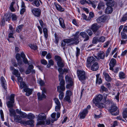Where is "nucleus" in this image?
I'll return each mask as SVG.
<instances>
[{
	"mask_svg": "<svg viewBox=\"0 0 127 127\" xmlns=\"http://www.w3.org/2000/svg\"><path fill=\"white\" fill-rule=\"evenodd\" d=\"M104 8V3L102 2H99L97 8L100 10L101 9H103Z\"/></svg>",
	"mask_w": 127,
	"mask_h": 127,
	"instance_id": "obj_31",
	"label": "nucleus"
},
{
	"mask_svg": "<svg viewBox=\"0 0 127 127\" xmlns=\"http://www.w3.org/2000/svg\"><path fill=\"white\" fill-rule=\"evenodd\" d=\"M80 35L83 38H84V41H85L88 40L89 39V37L85 32H82L80 33Z\"/></svg>",
	"mask_w": 127,
	"mask_h": 127,
	"instance_id": "obj_13",
	"label": "nucleus"
},
{
	"mask_svg": "<svg viewBox=\"0 0 127 127\" xmlns=\"http://www.w3.org/2000/svg\"><path fill=\"white\" fill-rule=\"evenodd\" d=\"M66 95L70 96L72 95L71 92L70 91H67L66 92Z\"/></svg>",
	"mask_w": 127,
	"mask_h": 127,
	"instance_id": "obj_63",
	"label": "nucleus"
},
{
	"mask_svg": "<svg viewBox=\"0 0 127 127\" xmlns=\"http://www.w3.org/2000/svg\"><path fill=\"white\" fill-rule=\"evenodd\" d=\"M123 116L124 118L127 117V108L124 110L123 113Z\"/></svg>",
	"mask_w": 127,
	"mask_h": 127,
	"instance_id": "obj_43",
	"label": "nucleus"
},
{
	"mask_svg": "<svg viewBox=\"0 0 127 127\" xmlns=\"http://www.w3.org/2000/svg\"><path fill=\"white\" fill-rule=\"evenodd\" d=\"M97 57H96L97 59H104L105 57V53L103 51H100L97 54Z\"/></svg>",
	"mask_w": 127,
	"mask_h": 127,
	"instance_id": "obj_20",
	"label": "nucleus"
},
{
	"mask_svg": "<svg viewBox=\"0 0 127 127\" xmlns=\"http://www.w3.org/2000/svg\"><path fill=\"white\" fill-rule=\"evenodd\" d=\"M14 117L15 122L20 123L21 124H23L24 120H22L21 117L19 115H15L14 116Z\"/></svg>",
	"mask_w": 127,
	"mask_h": 127,
	"instance_id": "obj_8",
	"label": "nucleus"
},
{
	"mask_svg": "<svg viewBox=\"0 0 127 127\" xmlns=\"http://www.w3.org/2000/svg\"><path fill=\"white\" fill-rule=\"evenodd\" d=\"M46 117L44 113H40L37 116V121L38 122L37 123L38 125H44L45 124V120L46 119Z\"/></svg>",
	"mask_w": 127,
	"mask_h": 127,
	"instance_id": "obj_1",
	"label": "nucleus"
},
{
	"mask_svg": "<svg viewBox=\"0 0 127 127\" xmlns=\"http://www.w3.org/2000/svg\"><path fill=\"white\" fill-rule=\"evenodd\" d=\"M59 21L61 26L63 28H65V26L64 23V20L63 19L61 18H60L59 19Z\"/></svg>",
	"mask_w": 127,
	"mask_h": 127,
	"instance_id": "obj_27",
	"label": "nucleus"
},
{
	"mask_svg": "<svg viewBox=\"0 0 127 127\" xmlns=\"http://www.w3.org/2000/svg\"><path fill=\"white\" fill-rule=\"evenodd\" d=\"M74 39L73 38H71L68 39H64V41L66 43H70V44L72 45L73 44H77V42H74Z\"/></svg>",
	"mask_w": 127,
	"mask_h": 127,
	"instance_id": "obj_21",
	"label": "nucleus"
},
{
	"mask_svg": "<svg viewBox=\"0 0 127 127\" xmlns=\"http://www.w3.org/2000/svg\"><path fill=\"white\" fill-rule=\"evenodd\" d=\"M86 32L90 36H91L92 35L93 32L91 30H88Z\"/></svg>",
	"mask_w": 127,
	"mask_h": 127,
	"instance_id": "obj_64",
	"label": "nucleus"
},
{
	"mask_svg": "<svg viewBox=\"0 0 127 127\" xmlns=\"http://www.w3.org/2000/svg\"><path fill=\"white\" fill-rule=\"evenodd\" d=\"M65 80L66 82L67 83V85L72 86L73 85V81L72 78L69 77L68 76H66L65 77Z\"/></svg>",
	"mask_w": 127,
	"mask_h": 127,
	"instance_id": "obj_16",
	"label": "nucleus"
},
{
	"mask_svg": "<svg viewBox=\"0 0 127 127\" xmlns=\"http://www.w3.org/2000/svg\"><path fill=\"white\" fill-rule=\"evenodd\" d=\"M61 107V104L57 105L55 107V111H59L60 110Z\"/></svg>",
	"mask_w": 127,
	"mask_h": 127,
	"instance_id": "obj_50",
	"label": "nucleus"
},
{
	"mask_svg": "<svg viewBox=\"0 0 127 127\" xmlns=\"http://www.w3.org/2000/svg\"><path fill=\"white\" fill-rule=\"evenodd\" d=\"M32 13L35 16L38 17L40 16L41 14V11L38 8L33 9L32 11Z\"/></svg>",
	"mask_w": 127,
	"mask_h": 127,
	"instance_id": "obj_10",
	"label": "nucleus"
},
{
	"mask_svg": "<svg viewBox=\"0 0 127 127\" xmlns=\"http://www.w3.org/2000/svg\"><path fill=\"white\" fill-rule=\"evenodd\" d=\"M79 32H77L75 34L74 37V38H72L74 40V42H77V44L79 42V35H78L79 33Z\"/></svg>",
	"mask_w": 127,
	"mask_h": 127,
	"instance_id": "obj_24",
	"label": "nucleus"
},
{
	"mask_svg": "<svg viewBox=\"0 0 127 127\" xmlns=\"http://www.w3.org/2000/svg\"><path fill=\"white\" fill-rule=\"evenodd\" d=\"M97 22L99 23H100L101 22H103L104 21L103 17L102 16L99 17L97 19Z\"/></svg>",
	"mask_w": 127,
	"mask_h": 127,
	"instance_id": "obj_38",
	"label": "nucleus"
},
{
	"mask_svg": "<svg viewBox=\"0 0 127 127\" xmlns=\"http://www.w3.org/2000/svg\"><path fill=\"white\" fill-rule=\"evenodd\" d=\"M119 76L120 79H124L126 77L125 74L123 72H120L119 74Z\"/></svg>",
	"mask_w": 127,
	"mask_h": 127,
	"instance_id": "obj_36",
	"label": "nucleus"
},
{
	"mask_svg": "<svg viewBox=\"0 0 127 127\" xmlns=\"http://www.w3.org/2000/svg\"><path fill=\"white\" fill-rule=\"evenodd\" d=\"M20 115V116L22 118H26L27 117V114L25 113L22 112Z\"/></svg>",
	"mask_w": 127,
	"mask_h": 127,
	"instance_id": "obj_45",
	"label": "nucleus"
},
{
	"mask_svg": "<svg viewBox=\"0 0 127 127\" xmlns=\"http://www.w3.org/2000/svg\"><path fill=\"white\" fill-rule=\"evenodd\" d=\"M32 4L37 7H38L40 5L38 0H35L32 2Z\"/></svg>",
	"mask_w": 127,
	"mask_h": 127,
	"instance_id": "obj_33",
	"label": "nucleus"
},
{
	"mask_svg": "<svg viewBox=\"0 0 127 127\" xmlns=\"http://www.w3.org/2000/svg\"><path fill=\"white\" fill-rule=\"evenodd\" d=\"M27 117L28 119L32 120L35 118V116L33 114L31 113L27 115Z\"/></svg>",
	"mask_w": 127,
	"mask_h": 127,
	"instance_id": "obj_40",
	"label": "nucleus"
},
{
	"mask_svg": "<svg viewBox=\"0 0 127 127\" xmlns=\"http://www.w3.org/2000/svg\"><path fill=\"white\" fill-rule=\"evenodd\" d=\"M96 76V83L99 84H101L102 82V81L101 78L99 77V75L97 74Z\"/></svg>",
	"mask_w": 127,
	"mask_h": 127,
	"instance_id": "obj_28",
	"label": "nucleus"
},
{
	"mask_svg": "<svg viewBox=\"0 0 127 127\" xmlns=\"http://www.w3.org/2000/svg\"><path fill=\"white\" fill-rule=\"evenodd\" d=\"M95 59L93 56H90L88 57L87 60L86 65L88 67H90L92 64H93L95 61Z\"/></svg>",
	"mask_w": 127,
	"mask_h": 127,
	"instance_id": "obj_6",
	"label": "nucleus"
},
{
	"mask_svg": "<svg viewBox=\"0 0 127 127\" xmlns=\"http://www.w3.org/2000/svg\"><path fill=\"white\" fill-rule=\"evenodd\" d=\"M41 64L44 65L47 64V61L45 59H43L41 60Z\"/></svg>",
	"mask_w": 127,
	"mask_h": 127,
	"instance_id": "obj_60",
	"label": "nucleus"
},
{
	"mask_svg": "<svg viewBox=\"0 0 127 127\" xmlns=\"http://www.w3.org/2000/svg\"><path fill=\"white\" fill-rule=\"evenodd\" d=\"M9 110L10 113V116H12L13 115L14 116L15 115V111L12 108H10Z\"/></svg>",
	"mask_w": 127,
	"mask_h": 127,
	"instance_id": "obj_37",
	"label": "nucleus"
},
{
	"mask_svg": "<svg viewBox=\"0 0 127 127\" xmlns=\"http://www.w3.org/2000/svg\"><path fill=\"white\" fill-rule=\"evenodd\" d=\"M103 74L105 76V79L107 81H109L111 80V78L108 74L105 72H104Z\"/></svg>",
	"mask_w": 127,
	"mask_h": 127,
	"instance_id": "obj_26",
	"label": "nucleus"
},
{
	"mask_svg": "<svg viewBox=\"0 0 127 127\" xmlns=\"http://www.w3.org/2000/svg\"><path fill=\"white\" fill-rule=\"evenodd\" d=\"M13 74L16 75V77L19 76L20 75V74L18 70L15 69L13 71Z\"/></svg>",
	"mask_w": 127,
	"mask_h": 127,
	"instance_id": "obj_41",
	"label": "nucleus"
},
{
	"mask_svg": "<svg viewBox=\"0 0 127 127\" xmlns=\"http://www.w3.org/2000/svg\"><path fill=\"white\" fill-rule=\"evenodd\" d=\"M77 74L79 80L81 81L85 80L86 79L87 77L84 71L77 70Z\"/></svg>",
	"mask_w": 127,
	"mask_h": 127,
	"instance_id": "obj_4",
	"label": "nucleus"
},
{
	"mask_svg": "<svg viewBox=\"0 0 127 127\" xmlns=\"http://www.w3.org/2000/svg\"><path fill=\"white\" fill-rule=\"evenodd\" d=\"M24 91L26 93H29L30 94H32V90L29 88L28 87L26 88H24Z\"/></svg>",
	"mask_w": 127,
	"mask_h": 127,
	"instance_id": "obj_44",
	"label": "nucleus"
},
{
	"mask_svg": "<svg viewBox=\"0 0 127 127\" xmlns=\"http://www.w3.org/2000/svg\"><path fill=\"white\" fill-rule=\"evenodd\" d=\"M23 27L24 25H23L17 26L16 29V31L17 32H20L22 31Z\"/></svg>",
	"mask_w": 127,
	"mask_h": 127,
	"instance_id": "obj_30",
	"label": "nucleus"
},
{
	"mask_svg": "<svg viewBox=\"0 0 127 127\" xmlns=\"http://www.w3.org/2000/svg\"><path fill=\"white\" fill-rule=\"evenodd\" d=\"M70 99V96L66 95L65 97L64 100L65 101H68L69 102Z\"/></svg>",
	"mask_w": 127,
	"mask_h": 127,
	"instance_id": "obj_61",
	"label": "nucleus"
},
{
	"mask_svg": "<svg viewBox=\"0 0 127 127\" xmlns=\"http://www.w3.org/2000/svg\"><path fill=\"white\" fill-rule=\"evenodd\" d=\"M12 19L13 20H16L17 19V16L14 14H12L11 15Z\"/></svg>",
	"mask_w": 127,
	"mask_h": 127,
	"instance_id": "obj_55",
	"label": "nucleus"
},
{
	"mask_svg": "<svg viewBox=\"0 0 127 127\" xmlns=\"http://www.w3.org/2000/svg\"><path fill=\"white\" fill-rule=\"evenodd\" d=\"M15 3L14 1L12 2L10 6V9L12 12H14L15 11V9L13 7V5Z\"/></svg>",
	"mask_w": 127,
	"mask_h": 127,
	"instance_id": "obj_39",
	"label": "nucleus"
},
{
	"mask_svg": "<svg viewBox=\"0 0 127 127\" xmlns=\"http://www.w3.org/2000/svg\"><path fill=\"white\" fill-rule=\"evenodd\" d=\"M30 47L31 49L34 50L37 49V47L36 45L34 44L32 45H31L30 46Z\"/></svg>",
	"mask_w": 127,
	"mask_h": 127,
	"instance_id": "obj_53",
	"label": "nucleus"
},
{
	"mask_svg": "<svg viewBox=\"0 0 127 127\" xmlns=\"http://www.w3.org/2000/svg\"><path fill=\"white\" fill-rule=\"evenodd\" d=\"M37 95L38 99L39 100H42L46 98V96L45 94L42 93L41 94L40 93L38 92L37 93Z\"/></svg>",
	"mask_w": 127,
	"mask_h": 127,
	"instance_id": "obj_22",
	"label": "nucleus"
},
{
	"mask_svg": "<svg viewBox=\"0 0 127 127\" xmlns=\"http://www.w3.org/2000/svg\"><path fill=\"white\" fill-rule=\"evenodd\" d=\"M14 95L11 94L10 96V101L7 102L6 103L7 107L10 108L13 107V103L14 102Z\"/></svg>",
	"mask_w": 127,
	"mask_h": 127,
	"instance_id": "obj_7",
	"label": "nucleus"
},
{
	"mask_svg": "<svg viewBox=\"0 0 127 127\" xmlns=\"http://www.w3.org/2000/svg\"><path fill=\"white\" fill-rule=\"evenodd\" d=\"M76 56L77 57H78L80 54V49L78 47L76 48Z\"/></svg>",
	"mask_w": 127,
	"mask_h": 127,
	"instance_id": "obj_48",
	"label": "nucleus"
},
{
	"mask_svg": "<svg viewBox=\"0 0 127 127\" xmlns=\"http://www.w3.org/2000/svg\"><path fill=\"white\" fill-rule=\"evenodd\" d=\"M117 107L116 106V104L113 103L109 111L111 114L113 115H116L119 113V110H117Z\"/></svg>",
	"mask_w": 127,
	"mask_h": 127,
	"instance_id": "obj_3",
	"label": "nucleus"
},
{
	"mask_svg": "<svg viewBox=\"0 0 127 127\" xmlns=\"http://www.w3.org/2000/svg\"><path fill=\"white\" fill-rule=\"evenodd\" d=\"M98 63L97 62H95L91 66V69L93 71H96L98 69Z\"/></svg>",
	"mask_w": 127,
	"mask_h": 127,
	"instance_id": "obj_17",
	"label": "nucleus"
},
{
	"mask_svg": "<svg viewBox=\"0 0 127 127\" xmlns=\"http://www.w3.org/2000/svg\"><path fill=\"white\" fill-rule=\"evenodd\" d=\"M97 42H98V37H94L92 40V43L94 44H95L97 43Z\"/></svg>",
	"mask_w": 127,
	"mask_h": 127,
	"instance_id": "obj_42",
	"label": "nucleus"
},
{
	"mask_svg": "<svg viewBox=\"0 0 127 127\" xmlns=\"http://www.w3.org/2000/svg\"><path fill=\"white\" fill-rule=\"evenodd\" d=\"M101 90L102 91L107 92L108 91L107 89L104 86H102L101 87Z\"/></svg>",
	"mask_w": 127,
	"mask_h": 127,
	"instance_id": "obj_51",
	"label": "nucleus"
},
{
	"mask_svg": "<svg viewBox=\"0 0 127 127\" xmlns=\"http://www.w3.org/2000/svg\"><path fill=\"white\" fill-rule=\"evenodd\" d=\"M65 81L63 80L60 81V86L57 87V89H60L62 91H64L65 90V88L64 86Z\"/></svg>",
	"mask_w": 127,
	"mask_h": 127,
	"instance_id": "obj_14",
	"label": "nucleus"
},
{
	"mask_svg": "<svg viewBox=\"0 0 127 127\" xmlns=\"http://www.w3.org/2000/svg\"><path fill=\"white\" fill-rule=\"evenodd\" d=\"M116 63V61L115 59H111L109 63L110 69L111 70H113V67Z\"/></svg>",
	"mask_w": 127,
	"mask_h": 127,
	"instance_id": "obj_11",
	"label": "nucleus"
},
{
	"mask_svg": "<svg viewBox=\"0 0 127 127\" xmlns=\"http://www.w3.org/2000/svg\"><path fill=\"white\" fill-rule=\"evenodd\" d=\"M43 32L44 34L45 37L46 39H47L48 37V30L46 28H44L43 29Z\"/></svg>",
	"mask_w": 127,
	"mask_h": 127,
	"instance_id": "obj_34",
	"label": "nucleus"
},
{
	"mask_svg": "<svg viewBox=\"0 0 127 127\" xmlns=\"http://www.w3.org/2000/svg\"><path fill=\"white\" fill-rule=\"evenodd\" d=\"M103 98L102 95L101 94L99 95L93 100V103L99 102L101 101Z\"/></svg>",
	"mask_w": 127,
	"mask_h": 127,
	"instance_id": "obj_15",
	"label": "nucleus"
},
{
	"mask_svg": "<svg viewBox=\"0 0 127 127\" xmlns=\"http://www.w3.org/2000/svg\"><path fill=\"white\" fill-rule=\"evenodd\" d=\"M27 87V86L26 84L23 82H22L20 83V88L22 89L23 88H26Z\"/></svg>",
	"mask_w": 127,
	"mask_h": 127,
	"instance_id": "obj_35",
	"label": "nucleus"
},
{
	"mask_svg": "<svg viewBox=\"0 0 127 127\" xmlns=\"http://www.w3.org/2000/svg\"><path fill=\"white\" fill-rule=\"evenodd\" d=\"M39 83L41 86L44 85L45 84L44 82L41 80H39Z\"/></svg>",
	"mask_w": 127,
	"mask_h": 127,
	"instance_id": "obj_58",
	"label": "nucleus"
},
{
	"mask_svg": "<svg viewBox=\"0 0 127 127\" xmlns=\"http://www.w3.org/2000/svg\"><path fill=\"white\" fill-rule=\"evenodd\" d=\"M16 58L17 60H21V55L20 54L18 53L16 55Z\"/></svg>",
	"mask_w": 127,
	"mask_h": 127,
	"instance_id": "obj_59",
	"label": "nucleus"
},
{
	"mask_svg": "<svg viewBox=\"0 0 127 127\" xmlns=\"http://www.w3.org/2000/svg\"><path fill=\"white\" fill-rule=\"evenodd\" d=\"M89 3L91 4L92 6L94 8H95L96 6V3L94 1H91L90 0V2Z\"/></svg>",
	"mask_w": 127,
	"mask_h": 127,
	"instance_id": "obj_47",
	"label": "nucleus"
},
{
	"mask_svg": "<svg viewBox=\"0 0 127 127\" xmlns=\"http://www.w3.org/2000/svg\"><path fill=\"white\" fill-rule=\"evenodd\" d=\"M127 20V14H125L122 17L120 21L121 22H124Z\"/></svg>",
	"mask_w": 127,
	"mask_h": 127,
	"instance_id": "obj_32",
	"label": "nucleus"
},
{
	"mask_svg": "<svg viewBox=\"0 0 127 127\" xmlns=\"http://www.w3.org/2000/svg\"><path fill=\"white\" fill-rule=\"evenodd\" d=\"M55 59L57 61V64L59 66L63 67L64 65V62L59 56L56 55L55 56Z\"/></svg>",
	"mask_w": 127,
	"mask_h": 127,
	"instance_id": "obj_5",
	"label": "nucleus"
},
{
	"mask_svg": "<svg viewBox=\"0 0 127 127\" xmlns=\"http://www.w3.org/2000/svg\"><path fill=\"white\" fill-rule=\"evenodd\" d=\"M89 0H81L80 1L81 3L82 4H84L86 3H89Z\"/></svg>",
	"mask_w": 127,
	"mask_h": 127,
	"instance_id": "obj_49",
	"label": "nucleus"
},
{
	"mask_svg": "<svg viewBox=\"0 0 127 127\" xmlns=\"http://www.w3.org/2000/svg\"><path fill=\"white\" fill-rule=\"evenodd\" d=\"M54 100L55 103L57 105L61 104L58 98H55L54 99Z\"/></svg>",
	"mask_w": 127,
	"mask_h": 127,
	"instance_id": "obj_54",
	"label": "nucleus"
},
{
	"mask_svg": "<svg viewBox=\"0 0 127 127\" xmlns=\"http://www.w3.org/2000/svg\"><path fill=\"white\" fill-rule=\"evenodd\" d=\"M55 4L57 10L61 12L64 11V9L62 8L60 5L58 4H56V3H55Z\"/></svg>",
	"mask_w": 127,
	"mask_h": 127,
	"instance_id": "obj_29",
	"label": "nucleus"
},
{
	"mask_svg": "<svg viewBox=\"0 0 127 127\" xmlns=\"http://www.w3.org/2000/svg\"><path fill=\"white\" fill-rule=\"evenodd\" d=\"M55 40L54 41L55 43L57 44H58V43L59 39L58 38L56 34L55 33Z\"/></svg>",
	"mask_w": 127,
	"mask_h": 127,
	"instance_id": "obj_52",
	"label": "nucleus"
},
{
	"mask_svg": "<svg viewBox=\"0 0 127 127\" xmlns=\"http://www.w3.org/2000/svg\"><path fill=\"white\" fill-rule=\"evenodd\" d=\"M62 74L60 73L59 75V81L63 80Z\"/></svg>",
	"mask_w": 127,
	"mask_h": 127,
	"instance_id": "obj_62",
	"label": "nucleus"
},
{
	"mask_svg": "<svg viewBox=\"0 0 127 127\" xmlns=\"http://www.w3.org/2000/svg\"><path fill=\"white\" fill-rule=\"evenodd\" d=\"M121 35L122 36V38L124 39H126L127 38V35L126 34L124 33H122L121 32Z\"/></svg>",
	"mask_w": 127,
	"mask_h": 127,
	"instance_id": "obj_56",
	"label": "nucleus"
},
{
	"mask_svg": "<svg viewBox=\"0 0 127 127\" xmlns=\"http://www.w3.org/2000/svg\"><path fill=\"white\" fill-rule=\"evenodd\" d=\"M100 27L97 25V24L95 23L92 25L91 27V29L94 32H96Z\"/></svg>",
	"mask_w": 127,
	"mask_h": 127,
	"instance_id": "obj_19",
	"label": "nucleus"
},
{
	"mask_svg": "<svg viewBox=\"0 0 127 127\" xmlns=\"http://www.w3.org/2000/svg\"><path fill=\"white\" fill-rule=\"evenodd\" d=\"M88 111L87 109H84L82 112L80 113V118L81 119H84L88 113Z\"/></svg>",
	"mask_w": 127,
	"mask_h": 127,
	"instance_id": "obj_18",
	"label": "nucleus"
},
{
	"mask_svg": "<svg viewBox=\"0 0 127 127\" xmlns=\"http://www.w3.org/2000/svg\"><path fill=\"white\" fill-rule=\"evenodd\" d=\"M0 113L1 115V117L2 120H4V116L3 112L2 110H0Z\"/></svg>",
	"mask_w": 127,
	"mask_h": 127,
	"instance_id": "obj_57",
	"label": "nucleus"
},
{
	"mask_svg": "<svg viewBox=\"0 0 127 127\" xmlns=\"http://www.w3.org/2000/svg\"><path fill=\"white\" fill-rule=\"evenodd\" d=\"M94 103L95 104L96 106L100 108H104L105 106V104L102 103L98 102Z\"/></svg>",
	"mask_w": 127,
	"mask_h": 127,
	"instance_id": "obj_23",
	"label": "nucleus"
},
{
	"mask_svg": "<svg viewBox=\"0 0 127 127\" xmlns=\"http://www.w3.org/2000/svg\"><path fill=\"white\" fill-rule=\"evenodd\" d=\"M114 2H107L106 5L107 7L105 9V13L107 14L111 13L113 11V9L112 7L114 5Z\"/></svg>",
	"mask_w": 127,
	"mask_h": 127,
	"instance_id": "obj_2",
	"label": "nucleus"
},
{
	"mask_svg": "<svg viewBox=\"0 0 127 127\" xmlns=\"http://www.w3.org/2000/svg\"><path fill=\"white\" fill-rule=\"evenodd\" d=\"M1 80L2 86L4 89L5 92H7L6 89L7 88L6 86L7 85L6 84L5 80L3 77L2 76L1 77Z\"/></svg>",
	"mask_w": 127,
	"mask_h": 127,
	"instance_id": "obj_9",
	"label": "nucleus"
},
{
	"mask_svg": "<svg viewBox=\"0 0 127 127\" xmlns=\"http://www.w3.org/2000/svg\"><path fill=\"white\" fill-rule=\"evenodd\" d=\"M105 40V37L103 36H102L99 38L98 37V42H103Z\"/></svg>",
	"mask_w": 127,
	"mask_h": 127,
	"instance_id": "obj_46",
	"label": "nucleus"
},
{
	"mask_svg": "<svg viewBox=\"0 0 127 127\" xmlns=\"http://www.w3.org/2000/svg\"><path fill=\"white\" fill-rule=\"evenodd\" d=\"M34 121L32 120H30L26 121L24 120L23 124L26 125H29L32 127H33L34 126Z\"/></svg>",
	"mask_w": 127,
	"mask_h": 127,
	"instance_id": "obj_12",
	"label": "nucleus"
},
{
	"mask_svg": "<svg viewBox=\"0 0 127 127\" xmlns=\"http://www.w3.org/2000/svg\"><path fill=\"white\" fill-rule=\"evenodd\" d=\"M58 91L60 93L59 95V98L60 100L62 99L64 96V93L62 92L63 91L60 89H57Z\"/></svg>",
	"mask_w": 127,
	"mask_h": 127,
	"instance_id": "obj_25",
	"label": "nucleus"
}]
</instances>
